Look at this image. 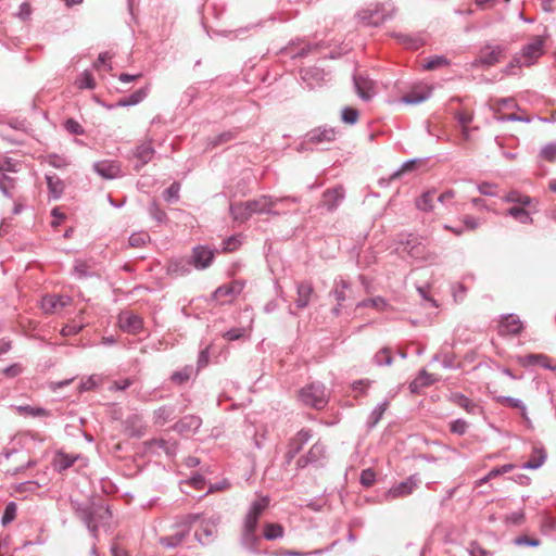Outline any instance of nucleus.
Instances as JSON below:
<instances>
[{
  "label": "nucleus",
  "instance_id": "1",
  "mask_svg": "<svg viewBox=\"0 0 556 556\" xmlns=\"http://www.w3.org/2000/svg\"><path fill=\"white\" fill-rule=\"evenodd\" d=\"M75 514L87 526L93 539L98 538V528L112 517L109 507L100 504H78Z\"/></svg>",
  "mask_w": 556,
  "mask_h": 556
},
{
  "label": "nucleus",
  "instance_id": "2",
  "mask_svg": "<svg viewBox=\"0 0 556 556\" xmlns=\"http://www.w3.org/2000/svg\"><path fill=\"white\" fill-rule=\"evenodd\" d=\"M299 400L306 406L323 409L328 404V395L323 383L312 382L299 391Z\"/></svg>",
  "mask_w": 556,
  "mask_h": 556
},
{
  "label": "nucleus",
  "instance_id": "3",
  "mask_svg": "<svg viewBox=\"0 0 556 556\" xmlns=\"http://www.w3.org/2000/svg\"><path fill=\"white\" fill-rule=\"evenodd\" d=\"M544 38L535 36L528 45H526L519 55L515 56L507 66V72L514 66H530L543 54Z\"/></svg>",
  "mask_w": 556,
  "mask_h": 556
},
{
  "label": "nucleus",
  "instance_id": "4",
  "mask_svg": "<svg viewBox=\"0 0 556 556\" xmlns=\"http://www.w3.org/2000/svg\"><path fill=\"white\" fill-rule=\"evenodd\" d=\"M327 459V446L320 440L316 441L306 454L300 456L295 463L298 469H303L307 466L317 468L324 467Z\"/></svg>",
  "mask_w": 556,
  "mask_h": 556
},
{
  "label": "nucleus",
  "instance_id": "5",
  "mask_svg": "<svg viewBox=\"0 0 556 556\" xmlns=\"http://www.w3.org/2000/svg\"><path fill=\"white\" fill-rule=\"evenodd\" d=\"M292 201L296 202L295 198H273L270 195H261L254 200L249 201V207L252 211V214H270V215H279L278 211H275L274 207L278 203Z\"/></svg>",
  "mask_w": 556,
  "mask_h": 556
},
{
  "label": "nucleus",
  "instance_id": "6",
  "mask_svg": "<svg viewBox=\"0 0 556 556\" xmlns=\"http://www.w3.org/2000/svg\"><path fill=\"white\" fill-rule=\"evenodd\" d=\"M313 431L311 429H301L296 434L290 439L286 453V462L290 464L295 455L303 448V446L312 439Z\"/></svg>",
  "mask_w": 556,
  "mask_h": 556
},
{
  "label": "nucleus",
  "instance_id": "7",
  "mask_svg": "<svg viewBox=\"0 0 556 556\" xmlns=\"http://www.w3.org/2000/svg\"><path fill=\"white\" fill-rule=\"evenodd\" d=\"M71 303L72 298L68 295L48 294L41 299V308L46 314H54Z\"/></svg>",
  "mask_w": 556,
  "mask_h": 556
},
{
  "label": "nucleus",
  "instance_id": "8",
  "mask_svg": "<svg viewBox=\"0 0 556 556\" xmlns=\"http://www.w3.org/2000/svg\"><path fill=\"white\" fill-rule=\"evenodd\" d=\"M118 325L123 331L135 334L142 329L143 321L139 315L125 311L118 315Z\"/></svg>",
  "mask_w": 556,
  "mask_h": 556
},
{
  "label": "nucleus",
  "instance_id": "9",
  "mask_svg": "<svg viewBox=\"0 0 556 556\" xmlns=\"http://www.w3.org/2000/svg\"><path fill=\"white\" fill-rule=\"evenodd\" d=\"M404 250L415 260L429 261L433 258V255L427 250L426 245L413 236L405 242Z\"/></svg>",
  "mask_w": 556,
  "mask_h": 556
},
{
  "label": "nucleus",
  "instance_id": "10",
  "mask_svg": "<svg viewBox=\"0 0 556 556\" xmlns=\"http://www.w3.org/2000/svg\"><path fill=\"white\" fill-rule=\"evenodd\" d=\"M213 258L214 252L202 245L193 248L192 255L189 257L191 265L197 269H204L208 267Z\"/></svg>",
  "mask_w": 556,
  "mask_h": 556
},
{
  "label": "nucleus",
  "instance_id": "11",
  "mask_svg": "<svg viewBox=\"0 0 556 556\" xmlns=\"http://www.w3.org/2000/svg\"><path fill=\"white\" fill-rule=\"evenodd\" d=\"M94 172L104 179H114L122 176L121 165L116 161H100L93 164Z\"/></svg>",
  "mask_w": 556,
  "mask_h": 556
},
{
  "label": "nucleus",
  "instance_id": "12",
  "mask_svg": "<svg viewBox=\"0 0 556 556\" xmlns=\"http://www.w3.org/2000/svg\"><path fill=\"white\" fill-rule=\"evenodd\" d=\"M419 482L420 480L416 476H410L405 481L393 485L389 490L388 496L391 498L407 496L413 493V491L418 486Z\"/></svg>",
  "mask_w": 556,
  "mask_h": 556
},
{
  "label": "nucleus",
  "instance_id": "13",
  "mask_svg": "<svg viewBox=\"0 0 556 556\" xmlns=\"http://www.w3.org/2000/svg\"><path fill=\"white\" fill-rule=\"evenodd\" d=\"M354 87L358 97L364 100H370L375 94V83L363 76V75H354L353 76Z\"/></svg>",
  "mask_w": 556,
  "mask_h": 556
},
{
  "label": "nucleus",
  "instance_id": "14",
  "mask_svg": "<svg viewBox=\"0 0 556 556\" xmlns=\"http://www.w3.org/2000/svg\"><path fill=\"white\" fill-rule=\"evenodd\" d=\"M154 153L155 150L151 141H144L141 144L137 146L134 151V156L137 159L138 164L135 165V169L139 172L146 164H148L152 160Z\"/></svg>",
  "mask_w": 556,
  "mask_h": 556
},
{
  "label": "nucleus",
  "instance_id": "15",
  "mask_svg": "<svg viewBox=\"0 0 556 556\" xmlns=\"http://www.w3.org/2000/svg\"><path fill=\"white\" fill-rule=\"evenodd\" d=\"M392 12L386 13L383 7H377L372 11H363L359 13L361 18L367 24L371 26H379L383 24L387 20L392 17Z\"/></svg>",
  "mask_w": 556,
  "mask_h": 556
},
{
  "label": "nucleus",
  "instance_id": "16",
  "mask_svg": "<svg viewBox=\"0 0 556 556\" xmlns=\"http://www.w3.org/2000/svg\"><path fill=\"white\" fill-rule=\"evenodd\" d=\"M523 326L519 317L515 314H508L503 317L498 327V333L502 336L505 334H519L522 330Z\"/></svg>",
  "mask_w": 556,
  "mask_h": 556
},
{
  "label": "nucleus",
  "instance_id": "17",
  "mask_svg": "<svg viewBox=\"0 0 556 556\" xmlns=\"http://www.w3.org/2000/svg\"><path fill=\"white\" fill-rule=\"evenodd\" d=\"M202 420L195 415H187L179 419L173 429L180 434H189L195 432L201 427Z\"/></svg>",
  "mask_w": 556,
  "mask_h": 556
},
{
  "label": "nucleus",
  "instance_id": "18",
  "mask_svg": "<svg viewBox=\"0 0 556 556\" xmlns=\"http://www.w3.org/2000/svg\"><path fill=\"white\" fill-rule=\"evenodd\" d=\"M191 261L186 257L170 260L166 267V273L173 277H181L191 271Z\"/></svg>",
  "mask_w": 556,
  "mask_h": 556
},
{
  "label": "nucleus",
  "instance_id": "19",
  "mask_svg": "<svg viewBox=\"0 0 556 556\" xmlns=\"http://www.w3.org/2000/svg\"><path fill=\"white\" fill-rule=\"evenodd\" d=\"M503 52L504 50L500 46H486L485 49L481 51V55L476 62L485 66L494 65L501 61Z\"/></svg>",
  "mask_w": 556,
  "mask_h": 556
},
{
  "label": "nucleus",
  "instance_id": "20",
  "mask_svg": "<svg viewBox=\"0 0 556 556\" xmlns=\"http://www.w3.org/2000/svg\"><path fill=\"white\" fill-rule=\"evenodd\" d=\"M343 199L344 189L342 187L328 189L323 193V205L326 206L328 211H334Z\"/></svg>",
  "mask_w": 556,
  "mask_h": 556
},
{
  "label": "nucleus",
  "instance_id": "21",
  "mask_svg": "<svg viewBox=\"0 0 556 556\" xmlns=\"http://www.w3.org/2000/svg\"><path fill=\"white\" fill-rule=\"evenodd\" d=\"M336 139V130L330 127H317L307 134V140L312 143L331 142Z\"/></svg>",
  "mask_w": 556,
  "mask_h": 556
},
{
  "label": "nucleus",
  "instance_id": "22",
  "mask_svg": "<svg viewBox=\"0 0 556 556\" xmlns=\"http://www.w3.org/2000/svg\"><path fill=\"white\" fill-rule=\"evenodd\" d=\"M229 214L231 215L235 222H238L240 224L247 222L253 215L252 211L249 207V201L230 203Z\"/></svg>",
  "mask_w": 556,
  "mask_h": 556
},
{
  "label": "nucleus",
  "instance_id": "23",
  "mask_svg": "<svg viewBox=\"0 0 556 556\" xmlns=\"http://www.w3.org/2000/svg\"><path fill=\"white\" fill-rule=\"evenodd\" d=\"M314 292L313 286L311 282L302 281L296 286V294L298 298L295 300V305L298 308H305L311 301V296Z\"/></svg>",
  "mask_w": 556,
  "mask_h": 556
},
{
  "label": "nucleus",
  "instance_id": "24",
  "mask_svg": "<svg viewBox=\"0 0 556 556\" xmlns=\"http://www.w3.org/2000/svg\"><path fill=\"white\" fill-rule=\"evenodd\" d=\"M148 93H149V87L140 88V89L136 90L134 93H131L130 96L119 99L116 102L115 106L124 108V106L136 105V104L142 102L147 98Z\"/></svg>",
  "mask_w": 556,
  "mask_h": 556
},
{
  "label": "nucleus",
  "instance_id": "25",
  "mask_svg": "<svg viewBox=\"0 0 556 556\" xmlns=\"http://www.w3.org/2000/svg\"><path fill=\"white\" fill-rule=\"evenodd\" d=\"M546 459V452L542 446H534L530 459L522 465L523 469H538Z\"/></svg>",
  "mask_w": 556,
  "mask_h": 556
},
{
  "label": "nucleus",
  "instance_id": "26",
  "mask_svg": "<svg viewBox=\"0 0 556 556\" xmlns=\"http://www.w3.org/2000/svg\"><path fill=\"white\" fill-rule=\"evenodd\" d=\"M431 94L429 88L414 89L402 97V102L406 104H418L427 100Z\"/></svg>",
  "mask_w": 556,
  "mask_h": 556
},
{
  "label": "nucleus",
  "instance_id": "27",
  "mask_svg": "<svg viewBox=\"0 0 556 556\" xmlns=\"http://www.w3.org/2000/svg\"><path fill=\"white\" fill-rule=\"evenodd\" d=\"M495 401L505 407L519 409L522 418L528 419L527 407L521 400L511 396L500 395L495 397Z\"/></svg>",
  "mask_w": 556,
  "mask_h": 556
},
{
  "label": "nucleus",
  "instance_id": "28",
  "mask_svg": "<svg viewBox=\"0 0 556 556\" xmlns=\"http://www.w3.org/2000/svg\"><path fill=\"white\" fill-rule=\"evenodd\" d=\"M523 365H540L543 368L555 370L556 367L551 365V358L544 354H529L523 357Z\"/></svg>",
  "mask_w": 556,
  "mask_h": 556
},
{
  "label": "nucleus",
  "instance_id": "29",
  "mask_svg": "<svg viewBox=\"0 0 556 556\" xmlns=\"http://www.w3.org/2000/svg\"><path fill=\"white\" fill-rule=\"evenodd\" d=\"M175 409L172 406H161L153 413V421L157 426H164L166 422L172 420Z\"/></svg>",
  "mask_w": 556,
  "mask_h": 556
},
{
  "label": "nucleus",
  "instance_id": "30",
  "mask_svg": "<svg viewBox=\"0 0 556 556\" xmlns=\"http://www.w3.org/2000/svg\"><path fill=\"white\" fill-rule=\"evenodd\" d=\"M388 406H389V402L384 401V402L378 404L372 409V412L370 413V415L368 416V419H367V427L369 429H372L378 425V422L381 420L383 414L386 413Z\"/></svg>",
  "mask_w": 556,
  "mask_h": 556
},
{
  "label": "nucleus",
  "instance_id": "31",
  "mask_svg": "<svg viewBox=\"0 0 556 556\" xmlns=\"http://www.w3.org/2000/svg\"><path fill=\"white\" fill-rule=\"evenodd\" d=\"M215 532V526L213 523L207 522L203 525L201 529L194 533V535L200 544L206 545L212 541V538L214 536Z\"/></svg>",
  "mask_w": 556,
  "mask_h": 556
},
{
  "label": "nucleus",
  "instance_id": "32",
  "mask_svg": "<svg viewBox=\"0 0 556 556\" xmlns=\"http://www.w3.org/2000/svg\"><path fill=\"white\" fill-rule=\"evenodd\" d=\"M435 200V191L430 190L424 192L416 201V205L420 211L430 212L433 210V202Z\"/></svg>",
  "mask_w": 556,
  "mask_h": 556
},
{
  "label": "nucleus",
  "instance_id": "33",
  "mask_svg": "<svg viewBox=\"0 0 556 556\" xmlns=\"http://www.w3.org/2000/svg\"><path fill=\"white\" fill-rule=\"evenodd\" d=\"M46 180H47V185H48L49 191L51 192L52 197L54 199L60 198L64 191L63 181L55 175H47Z\"/></svg>",
  "mask_w": 556,
  "mask_h": 556
},
{
  "label": "nucleus",
  "instance_id": "34",
  "mask_svg": "<svg viewBox=\"0 0 556 556\" xmlns=\"http://www.w3.org/2000/svg\"><path fill=\"white\" fill-rule=\"evenodd\" d=\"M453 401L456 405L464 408L469 414H475L479 409V406L464 394H454Z\"/></svg>",
  "mask_w": 556,
  "mask_h": 556
},
{
  "label": "nucleus",
  "instance_id": "35",
  "mask_svg": "<svg viewBox=\"0 0 556 556\" xmlns=\"http://www.w3.org/2000/svg\"><path fill=\"white\" fill-rule=\"evenodd\" d=\"M283 533V527L279 523H266L264 527V538L268 541L280 539Z\"/></svg>",
  "mask_w": 556,
  "mask_h": 556
},
{
  "label": "nucleus",
  "instance_id": "36",
  "mask_svg": "<svg viewBox=\"0 0 556 556\" xmlns=\"http://www.w3.org/2000/svg\"><path fill=\"white\" fill-rule=\"evenodd\" d=\"M20 415H27L31 417H45L49 415V412L42 407H34L30 405H20L15 407Z\"/></svg>",
  "mask_w": 556,
  "mask_h": 556
},
{
  "label": "nucleus",
  "instance_id": "37",
  "mask_svg": "<svg viewBox=\"0 0 556 556\" xmlns=\"http://www.w3.org/2000/svg\"><path fill=\"white\" fill-rule=\"evenodd\" d=\"M193 374V367L192 366H185L184 368L174 371L170 376V380L174 383L182 384L187 382Z\"/></svg>",
  "mask_w": 556,
  "mask_h": 556
},
{
  "label": "nucleus",
  "instance_id": "38",
  "mask_svg": "<svg viewBox=\"0 0 556 556\" xmlns=\"http://www.w3.org/2000/svg\"><path fill=\"white\" fill-rule=\"evenodd\" d=\"M508 215L514 217L516 220H518L521 224H531L532 217L530 216L529 212L526 211L523 207L520 206H513L507 211Z\"/></svg>",
  "mask_w": 556,
  "mask_h": 556
},
{
  "label": "nucleus",
  "instance_id": "39",
  "mask_svg": "<svg viewBox=\"0 0 556 556\" xmlns=\"http://www.w3.org/2000/svg\"><path fill=\"white\" fill-rule=\"evenodd\" d=\"M349 289H350V283L348 281H345L343 279L336 281V288L332 291V294H333L337 303L339 304V306H341L342 303L345 301V299H346L345 291Z\"/></svg>",
  "mask_w": 556,
  "mask_h": 556
},
{
  "label": "nucleus",
  "instance_id": "40",
  "mask_svg": "<svg viewBox=\"0 0 556 556\" xmlns=\"http://www.w3.org/2000/svg\"><path fill=\"white\" fill-rule=\"evenodd\" d=\"M151 238H150V235L146 231H138V232H134L131 233V236L129 237V245L132 247V248H142L144 247L148 242H150Z\"/></svg>",
  "mask_w": 556,
  "mask_h": 556
},
{
  "label": "nucleus",
  "instance_id": "41",
  "mask_svg": "<svg viewBox=\"0 0 556 556\" xmlns=\"http://www.w3.org/2000/svg\"><path fill=\"white\" fill-rule=\"evenodd\" d=\"M15 187L14 178L10 177L7 173L0 170V190L5 197H11V191Z\"/></svg>",
  "mask_w": 556,
  "mask_h": 556
},
{
  "label": "nucleus",
  "instance_id": "42",
  "mask_svg": "<svg viewBox=\"0 0 556 556\" xmlns=\"http://www.w3.org/2000/svg\"><path fill=\"white\" fill-rule=\"evenodd\" d=\"M268 505L269 498L267 496H263L251 504V507L248 513L260 518V516L268 507Z\"/></svg>",
  "mask_w": 556,
  "mask_h": 556
},
{
  "label": "nucleus",
  "instance_id": "43",
  "mask_svg": "<svg viewBox=\"0 0 556 556\" xmlns=\"http://www.w3.org/2000/svg\"><path fill=\"white\" fill-rule=\"evenodd\" d=\"M392 361H393V358L391 355V351L388 348H383V349L379 350L374 356V362L378 366H382V365L390 366L392 364Z\"/></svg>",
  "mask_w": 556,
  "mask_h": 556
},
{
  "label": "nucleus",
  "instance_id": "44",
  "mask_svg": "<svg viewBox=\"0 0 556 556\" xmlns=\"http://www.w3.org/2000/svg\"><path fill=\"white\" fill-rule=\"evenodd\" d=\"M257 541H258V538L255 534V530L243 529L242 536H241V543L245 548L253 551Z\"/></svg>",
  "mask_w": 556,
  "mask_h": 556
},
{
  "label": "nucleus",
  "instance_id": "45",
  "mask_svg": "<svg viewBox=\"0 0 556 556\" xmlns=\"http://www.w3.org/2000/svg\"><path fill=\"white\" fill-rule=\"evenodd\" d=\"M450 64V61L442 55H437L434 58H431L427 60L424 64V68L428 71L437 70L439 67L447 66Z\"/></svg>",
  "mask_w": 556,
  "mask_h": 556
},
{
  "label": "nucleus",
  "instance_id": "46",
  "mask_svg": "<svg viewBox=\"0 0 556 556\" xmlns=\"http://www.w3.org/2000/svg\"><path fill=\"white\" fill-rule=\"evenodd\" d=\"M76 84L78 86L79 89H85V88H88V89H93L96 84H94V79L92 77V74L88 71H85L83 72L77 80H76Z\"/></svg>",
  "mask_w": 556,
  "mask_h": 556
},
{
  "label": "nucleus",
  "instance_id": "47",
  "mask_svg": "<svg viewBox=\"0 0 556 556\" xmlns=\"http://www.w3.org/2000/svg\"><path fill=\"white\" fill-rule=\"evenodd\" d=\"M435 380L432 379V375L428 374L426 370H421L418 378L409 384V388L413 392L416 391L418 383L422 387L432 384Z\"/></svg>",
  "mask_w": 556,
  "mask_h": 556
},
{
  "label": "nucleus",
  "instance_id": "48",
  "mask_svg": "<svg viewBox=\"0 0 556 556\" xmlns=\"http://www.w3.org/2000/svg\"><path fill=\"white\" fill-rule=\"evenodd\" d=\"M540 156L547 162L556 161V142L545 144L540 151Z\"/></svg>",
  "mask_w": 556,
  "mask_h": 556
},
{
  "label": "nucleus",
  "instance_id": "49",
  "mask_svg": "<svg viewBox=\"0 0 556 556\" xmlns=\"http://www.w3.org/2000/svg\"><path fill=\"white\" fill-rule=\"evenodd\" d=\"M149 213L152 216V218H154L160 224L165 223L167 220L166 213L163 210H161V207L155 201H153L150 204Z\"/></svg>",
  "mask_w": 556,
  "mask_h": 556
},
{
  "label": "nucleus",
  "instance_id": "50",
  "mask_svg": "<svg viewBox=\"0 0 556 556\" xmlns=\"http://www.w3.org/2000/svg\"><path fill=\"white\" fill-rule=\"evenodd\" d=\"M358 307H375L377 309H383L387 306V302L381 296H376L372 299H367L357 304Z\"/></svg>",
  "mask_w": 556,
  "mask_h": 556
},
{
  "label": "nucleus",
  "instance_id": "51",
  "mask_svg": "<svg viewBox=\"0 0 556 556\" xmlns=\"http://www.w3.org/2000/svg\"><path fill=\"white\" fill-rule=\"evenodd\" d=\"M180 184L173 182L163 193L164 199L167 202H174L179 199Z\"/></svg>",
  "mask_w": 556,
  "mask_h": 556
},
{
  "label": "nucleus",
  "instance_id": "52",
  "mask_svg": "<svg viewBox=\"0 0 556 556\" xmlns=\"http://www.w3.org/2000/svg\"><path fill=\"white\" fill-rule=\"evenodd\" d=\"M16 516V504L14 502H10L2 515L1 522L3 526H7L8 523L12 522L15 519Z\"/></svg>",
  "mask_w": 556,
  "mask_h": 556
},
{
  "label": "nucleus",
  "instance_id": "53",
  "mask_svg": "<svg viewBox=\"0 0 556 556\" xmlns=\"http://www.w3.org/2000/svg\"><path fill=\"white\" fill-rule=\"evenodd\" d=\"M341 116L344 123L353 125L357 122L359 113L356 109L348 106L342 110Z\"/></svg>",
  "mask_w": 556,
  "mask_h": 556
},
{
  "label": "nucleus",
  "instance_id": "54",
  "mask_svg": "<svg viewBox=\"0 0 556 556\" xmlns=\"http://www.w3.org/2000/svg\"><path fill=\"white\" fill-rule=\"evenodd\" d=\"M153 444H155L157 447L162 448L167 455H175L177 451V443L176 442H168L163 439L154 440Z\"/></svg>",
  "mask_w": 556,
  "mask_h": 556
},
{
  "label": "nucleus",
  "instance_id": "55",
  "mask_svg": "<svg viewBox=\"0 0 556 556\" xmlns=\"http://www.w3.org/2000/svg\"><path fill=\"white\" fill-rule=\"evenodd\" d=\"M76 458L77 457L70 456V455L61 453L59 455V458H58V462H56L59 471H63V470L68 469L71 466H73V464L75 463Z\"/></svg>",
  "mask_w": 556,
  "mask_h": 556
},
{
  "label": "nucleus",
  "instance_id": "56",
  "mask_svg": "<svg viewBox=\"0 0 556 556\" xmlns=\"http://www.w3.org/2000/svg\"><path fill=\"white\" fill-rule=\"evenodd\" d=\"M416 164H417V160H408L406 161L397 170H395L392 175H391V179H396L399 177H401L403 174L407 173V172H412L415 167H416Z\"/></svg>",
  "mask_w": 556,
  "mask_h": 556
},
{
  "label": "nucleus",
  "instance_id": "57",
  "mask_svg": "<svg viewBox=\"0 0 556 556\" xmlns=\"http://www.w3.org/2000/svg\"><path fill=\"white\" fill-rule=\"evenodd\" d=\"M514 468H515V466L513 464H506V465H503L500 467H495L489 471V473L486 475V479L491 480V479L498 477L500 475L508 473Z\"/></svg>",
  "mask_w": 556,
  "mask_h": 556
},
{
  "label": "nucleus",
  "instance_id": "58",
  "mask_svg": "<svg viewBox=\"0 0 556 556\" xmlns=\"http://www.w3.org/2000/svg\"><path fill=\"white\" fill-rule=\"evenodd\" d=\"M359 480L364 486H371L376 481V473L372 469H364L361 473Z\"/></svg>",
  "mask_w": 556,
  "mask_h": 556
},
{
  "label": "nucleus",
  "instance_id": "59",
  "mask_svg": "<svg viewBox=\"0 0 556 556\" xmlns=\"http://www.w3.org/2000/svg\"><path fill=\"white\" fill-rule=\"evenodd\" d=\"M468 429V424L463 419H457L451 422L450 430L451 432L463 435L466 433Z\"/></svg>",
  "mask_w": 556,
  "mask_h": 556
},
{
  "label": "nucleus",
  "instance_id": "60",
  "mask_svg": "<svg viewBox=\"0 0 556 556\" xmlns=\"http://www.w3.org/2000/svg\"><path fill=\"white\" fill-rule=\"evenodd\" d=\"M16 162L11 157H4L0 160V170L2 173H15L17 172Z\"/></svg>",
  "mask_w": 556,
  "mask_h": 556
},
{
  "label": "nucleus",
  "instance_id": "61",
  "mask_svg": "<svg viewBox=\"0 0 556 556\" xmlns=\"http://www.w3.org/2000/svg\"><path fill=\"white\" fill-rule=\"evenodd\" d=\"M64 127L70 134H73V135H83L84 134V128L81 127V125L73 118H68L65 122Z\"/></svg>",
  "mask_w": 556,
  "mask_h": 556
},
{
  "label": "nucleus",
  "instance_id": "62",
  "mask_svg": "<svg viewBox=\"0 0 556 556\" xmlns=\"http://www.w3.org/2000/svg\"><path fill=\"white\" fill-rule=\"evenodd\" d=\"M245 334L244 328H232L224 333V338L228 341L239 340Z\"/></svg>",
  "mask_w": 556,
  "mask_h": 556
},
{
  "label": "nucleus",
  "instance_id": "63",
  "mask_svg": "<svg viewBox=\"0 0 556 556\" xmlns=\"http://www.w3.org/2000/svg\"><path fill=\"white\" fill-rule=\"evenodd\" d=\"M214 299L220 300L225 296H235L229 285H223L214 291Z\"/></svg>",
  "mask_w": 556,
  "mask_h": 556
},
{
  "label": "nucleus",
  "instance_id": "64",
  "mask_svg": "<svg viewBox=\"0 0 556 556\" xmlns=\"http://www.w3.org/2000/svg\"><path fill=\"white\" fill-rule=\"evenodd\" d=\"M470 556H491L490 552L477 543H472L469 549Z\"/></svg>",
  "mask_w": 556,
  "mask_h": 556
}]
</instances>
